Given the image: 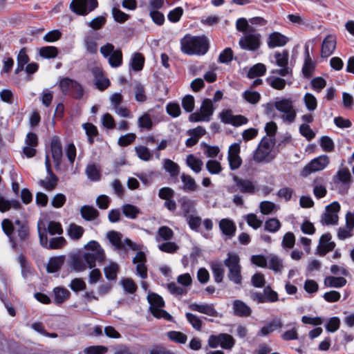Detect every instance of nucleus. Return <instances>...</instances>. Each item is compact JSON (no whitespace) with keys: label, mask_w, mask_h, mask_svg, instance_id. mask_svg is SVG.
Returning a JSON list of instances; mask_svg holds the SVG:
<instances>
[{"label":"nucleus","mask_w":354,"mask_h":354,"mask_svg":"<svg viewBox=\"0 0 354 354\" xmlns=\"http://www.w3.org/2000/svg\"><path fill=\"white\" fill-rule=\"evenodd\" d=\"M1 227L13 250H17L19 243L21 246L29 241L30 227L26 221L17 219L13 223L10 220L5 218L1 222Z\"/></svg>","instance_id":"1"},{"label":"nucleus","mask_w":354,"mask_h":354,"mask_svg":"<svg viewBox=\"0 0 354 354\" xmlns=\"http://www.w3.org/2000/svg\"><path fill=\"white\" fill-rule=\"evenodd\" d=\"M86 252L83 254V258L75 257L72 261V268L77 272H82L86 270L88 265L89 268H93L96 266V263H102L105 259V254L103 248L98 242L95 241H89L85 246Z\"/></svg>","instance_id":"2"},{"label":"nucleus","mask_w":354,"mask_h":354,"mask_svg":"<svg viewBox=\"0 0 354 354\" xmlns=\"http://www.w3.org/2000/svg\"><path fill=\"white\" fill-rule=\"evenodd\" d=\"M181 51L188 55H203L209 50V41L205 36L186 35L180 40Z\"/></svg>","instance_id":"3"},{"label":"nucleus","mask_w":354,"mask_h":354,"mask_svg":"<svg viewBox=\"0 0 354 354\" xmlns=\"http://www.w3.org/2000/svg\"><path fill=\"white\" fill-rule=\"evenodd\" d=\"M223 263L228 269V279L236 285H241L243 277L239 256L236 253L229 252Z\"/></svg>","instance_id":"4"},{"label":"nucleus","mask_w":354,"mask_h":354,"mask_svg":"<svg viewBox=\"0 0 354 354\" xmlns=\"http://www.w3.org/2000/svg\"><path fill=\"white\" fill-rule=\"evenodd\" d=\"M234 184L227 188L230 193L237 192L247 195H253L257 191V183L248 178H243L236 175L233 176Z\"/></svg>","instance_id":"5"},{"label":"nucleus","mask_w":354,"mask_h":354,"mask_svg":"<svg viewBox=\"0 0 354 354\" xmlns=\"http://www.w3.org/2000/svg\"><path fill=\"white\" fill-rule=\"evenodd\" d=\"M275 109L281 113V118L284 122L292 123L296 118L297 112L293 102L289 98H282L274 102Z\"/></svg>","instance_id":"6"},{"label":"nucleus","mask_w":354,"mask_h":354,"mask_svg":"<svg viewBox=\"0 0 354 354\" xmlns=\"http://www.w3.org/2000/svg\"><path fill=\"white\" fill-rule=\"evenodd\" d=\"M239 45L243 50L256 51L261 47V35L254 28H250L249 32L240 38Z\"/></svg>","instance_id":"7"},{"label":"nucleus","mask_w":354,"mask_h":354,"mask_svg":"<svg viewBox=\"0 0 354 354\" xmlns=\"http://www.w3.org/2000/svg\"><path fill=\"white\" fill-rule=\"evenodd\" d=\"M59 88L64 95H70L75 99H80L84 94L82 86L76 80L69 77H64L59 83Z\"/></svg>","instance_id":"8"},{"label":"nucleus","mask_w":354,"mask_h":354,"mask_svg":"<svg viewBox=\"0 0 354 354\" xmlns=\"http://www.w3.org/2000/svg\"><path fill=\"white\" fill-rule=\"evenodd\" d=\"M333 181L337 186L339 193H347L352 183V176L349 169L347 167L339 169L333 177Z\"/></svg>","instance_id":"9"},{"label":"nucleus","mask_w":354,"mask_h":354,"mask_svg":"<svg viewBox=\"0 0 354 354\" xmlns=\"http://www.w3.org/2000/svg\"><path fill=\"white\" fill-rule=\"evenodd\" d=\"M150 304V310L152 315L157 318L169 319L171 315L165 310L161 309L165 305L163 299L156 293H149L147 296Z\"/></svg>","instance_id":"10"},{"label":"nucleus","mask_w":354,"mask_h":354,"mask_svg":"<svg viewBox=\"0 0 354 354\" xmlns=\"http://www.w3.org/2000/svg\"><path fill=\"white\" fill-rule=\"evenodd\" d=\"M98 6L97 0H73L70 9L78 15L85 16Z\"/></svg>","instance_id":"11"},{"label":"nucleus","mask_w":354,"mask_h":354,"mask_svg":"<svg viewBox=\"0 0 354 354\" xmlns=\"http://www.w3.org/2000/svg\"><path fill=\"white\" fill-rule=\"evenodd\" d=\"M274 145V139L264 137L254 151L253 159L257 162H262L266 160Z\"/></svg>","instance_id":"12"},{"label":"nucleus","mask_w":354,"mask_h":354,"mask_svg":"<svg viewBox=\"0 0 354 354\" xmlns=\"http://www.w3.org/2000/svg\"><path fill=\"white\" fill-rule=\"evenodd\" d=\"M329 157L327 155H322L313 159L307 164L301 171V176L307 177L313 172L322 171L329 164Z\"/></svg>","instance_id":"13"},{"label":"nucleus","mask_w":354,"mask_h":354,"mask_svg":"<svg viewBox=\"0 0 354 354\" xmlns=\"http://www.w3.org/2000/svg\"><path fill=\"white\" fill-rule=\"evenodd\" d=\"M235 344L233 337L227 333H220L218 335H211L208 339V345L211 348L220 346L223 349H231Z\"/></svg>","instance_id":"14"},{"label":"nucleus","mask_w":354,"mask_h":354,"mask_svg":"<svg viewBox=\"0 0 354 354\" xmlns=\"http://www.w3.org/2000/svg\"><path fill=\"white\" fill-rule=\"evenodd\" d=\"M241 147L239 143L231 145L227 151V160L230 169L232 171L238 169L241 164L242 159L240 156Z\"/></svg>","instance_id":"15"},{"label":"nucleus","mask_w":354,"mask_h":354,"mask_svg":"<svg viewBox=\"0 0 354 354\" xmlns=\"http://www.w3.org/2000/svg\"><path fill=\"white\" fill-rule=\"evenodd\" d=\"M38 145V137L36 133L29 132L25 139V146L23 148V153L26 158H30L36 155V147Z\"/></svg>","instance_id":"16"},{"label":"nucleus","mask_w":354,"mask_h":354,"mask_svg":"<svg viewBox=\"0 0 354 354\" xmlns=\"http://www.w3.org/2000/svg\"><path fill=\"white\" fill-rule=\"evenodd\" d=\"M221 121L225 124H230L233 126L238 127L247 124L248 120L243 115H234L232 111L226 109L220 113Z\"/></svg>","instance_id":"17"},{"label":"nucleus","mask_w":354,"mask_h":354,"mask_svg":"<svg viewBox=\"0 0 354 354\" xmlns=\"http://www.w3.org/2000/svg\"><path fill=\"white\" fill-rule=\"evenodd\" d=\"M45 165H46L47 174L50 176V179L47 181H46L44 180H40L39 185L41 186H42L44 189H46V190L52 191L56 187V186L57 185L58 178L56 176V175L53 172V171L51 169L50 161V158H49L48 155L46 156Z\"/></svg>","instance_id":"18"},{"label":"nucleus","mask_w":354,"mask_h":354,"mask_svg":"<svg viewBox=\"0 0 354 354\" xmlns=\"http://www.w3.org/2000/svg\"><path fill=\"white\" fill-rule=\"evenodd\" d=\"M91 73L94 77L95 84L100 91H104L110 85V81L104 76L103 70L97 66L91 69Z\"/></svg>","instance_id":"19"},{"label":"nucleus","mask_w":354,"mask_h":354,"mask_svg":"<svg viewBox=\"0 0 354 354\" xmlns=\"http://www.w3.org/2000/svg\"><path fill=\"white\" fill-rule=\"evenodd\" d=\"M191 310L207 315L210 317H218V313L214 308L213 304H197L192 303L189 306Z\"/></svg>","instance_id":"20"},{"label":"nucleus","mask_w":354,"mask_h":354,"mask_svg":"<svg viewBox=\"0 0 354 354\" xmlns=\"http://www.w3.org/2000/svg\"><path fill=\"white\" fill-rule=\"evenodd\" d=\"M233 313L235 316L248 317L252 314L251 308L244 301L236 299L232 302Z\"/></svg>","instance_id":"21"},{"label":"nucleus","mask_w":354,"mask_h":354,"mask_svg":"<svg viewBox=\"0 0 354 354\" xmlns=\"http://www.w3.org/2000/svg\"><path fill=\"white\" fill-rule=\"evenodd\" d=\"M288 41V38L279 32H273L268 38L267 44L270 48L285 46Z\"/></svg>","instance_id":"22"},{"label":"nucleus","mask_w":354,"mask_h":354,"mask_svg":"<svg viewBox=\"0 0 354 354\" xmlns=\"http://www.w3.org/2000/svg\"><path fill=\"white\" fill-rule=\"evenodd\" d=\"M52 158L56 166H59L62 158V147L59 138L55 136L50 142Z\"/></svg>","instance_id":"23"},{"label":"nucleus","mask_w":354,"mask_h":354,"mask_svg":"<svg viewBox=\"0 0 354 354\" xmlns=\"http://www.w3.org/2000/svg\"><path fill=\"white\" fill-rule=\"evenodd\" d=\"M336 47V39L334 36L327 35L322 45L321 55L322 57H328L332 55Z\"/></svg>","instance_id":"24"},{"label":"nucleus","mask_w":354,"mask_h":354,"mask_svg":"<svg viewBox=\"0 0 354 354\" xmlns=\"http://www.w3.org/2000/svg\"><path fill=\"white\" fill-rule=\"evenodd\" d=\"M218 225L222 233L228 239H231L235 235L236 227L232 220L229 218H222L219 221Z\"/></svg>","instance_id":"25"},{"label":"nucleus","mask_w":354,"mask_h":354,"mask_svg":"<svg viewBox=\"0 0 354 354\" xmlns=\"http://www.w3.org/2000/svg\"><path fill=\"white\" fill-rule=\"evenodd\" d=\"M332 236L330 233L323 234L319 239V248L320 254H325L333 250L335 247V243L331 241Z\"/></svg>","instance_id":"26"},{"label":"nucleus","mask_w":354,"mask_h":354,"mask_svg":"<svg viewBox=\"0 0 354 354\" xmlns=\"http://www.w3.org/2000/svg\"><path fill=\"white\" fill-rule=\"evenodd\" d=\"M64 261L65 256L64 255L50 258L46 266V271L48 273L58 272L64 265Z\"/></svg>","instance_id":"27"},{"label":"nucleus","mask_w":354,"mask_h":354,"mask_svg":"<svg viewBox=\"0 0 354 354\" xmlns=\"http://www.w3.org/2000/svg\"><path fill=\"white\" fill-rule=\"evenodd\" d=\"M347 280L343 277L328 276L324 280L327 288H341L346 286Z\"/></svg>","instance_id":"28"},{"label":"nucleus","mask_w":354,"mask_h":354,"mask_svg":"<svg viewBox=\"0 0 354 354\" xmlns=\"http://www.w3.org/2000/svg\"><path fill=\"white\" fill-rule=\"evenodd\" d=\"M82 217L88 221L96 219L99 216V212L93 206L83 205L80 209Z\"/></svg>","instance_id":"29"},{"label":"nucleus","mask_w":354,"mask_h":354,"mask_svg":"<svg viewBox=\"0 0 354 354\" xmlns=\"http://www.w3.org/2000/svg\"><path fill=\"white\" fill-rule=\"evenodd\" d=\"M214 281L216 283H221L223 280L225 270L221 262L213 261L210 264Z\"/></svg>","instance_id":"30"},{"label":"nucleus","mask_w":354,"mask_h":354,"mask_svg":"<svg viewBox=\"0 0 354 354\" xmlns=\"http://www.w3.org/2000/svg\"><path fill=\"white\" fill-rule=\"evenodd\" d=\"M282 323L279 319H274L268 324L263 326L258 333L259 336H266L272 333V331L281 328Z\"/></svg>","instance_id":"31"},{"label":"nucleus","mask_w":354,"mask_h":354,"mask_svg":"<svg viewBox=\"0 0 354 354\" xmlns=\"http://www.w3.org/2000/svg\"><path fill=\"white\" fill-rule=\"evenodd\" d=\"M181 181L183 183V189L186 192H195L197 189V185L195 180L189 175L182 174Z\"/></svg>","instance_id":"32"},{"label":"nucleus","mask_w":354,"mask_h":354,"mask_svg":"<svg viewBox=\"0 0 354 354\" xmlns=\"http://www.w3.org/2000/svg\"><path fill=\"white\" fill-rule=\"evenodd\" d=\"M163 168L171 178L177 177L180 173L179 165L170 159L167 158L163 160Z\"/></svg>","instance_id":"33"},{"label":"nucleus","mask_w":354,"mask_h":354,"mask_svg":"<svg viewBox=\"0 0 354 354\" xmlns=\"http://www.w3.org/2000/svg\"><path fill=\"white\" fill-rule=\"evenodd\" d=\"M266 72V66L262 63H258L249 69L247 77L250 79H254L264 75Z\"/></svg>","instance_id":"34"},{"label":"nucleus","mask_w":354,"mask_h":354,"mask_svg":"<svg viewBox=\"0 0 354 354\" xmlns=\"http://www.w3.org/2000/svg\"><path fill=\"white\" fill-rule=\"evenodd\" d=\"M107 238L117 250H125V247L122 241V234L115 231L109 232Z\"/></svg>","instance_id":"35"},{"label":"nucleus","mask_w":354,"mask_h":354,"mask_svg":"<svg viewBox=\"0 0 354 354\" xmlns=\"http://www.w3.org/2000/svg\"><path fill=\"white\" fill-rule=\"evenodd\" d=\"M145 57L140 53H135L131 59V66L135 71H141L144 66Z\"/></svg>","instance_id":"36"},{"label":"nucleus","mask_w":354,"mask_h":354,"mask_svg":"<svg viewBox=\"0 0 354 354\" xmlns=\"http://www.w3.org/2000/svg\"><path fill=\"white\" fill-rule=\"evenodd\" d=\"M315 66V63L312 61L308 50L306 49V57L302 67V73L305 77L310 78L312 76Z\"/></svg>","instance_id":"37"},{"label":"nucleus","mask_w":354,"mask_h":354,"mask_svg":"<svg viewBox=\"0 0 354 354\" xmlns=\"http://www.w3.org/2000/svg\"><path fill=\"white\" fill-rule=\"evenodd\" d=\"M85 173L88 178L92 181H99L101 178L100 170L95 164L88 165Z\"/></svg>","instance_id":"38"},{"label":"nucleus","mask_w":354,"mask_h":354,"mask_svg":"<svg viewBox=\"0 0 354 354\" xmlns=\"http://www.w3.org/2000/svg\"><path fill=\"white\" fill-rule=\"evenodd\" d=\"M82 128L85 130L86 134L88 137V142L90 145L94 142V138L98 135V130L97 127L90 122L84 123Z\"/></svg>","instance_id":"39"},{"label":"nucleus","mask_w":354,"mask_h":354,"mask_svg":"<svg viewBox=\"0 0 354 354\" xmlns=\"http://www.w3.org/2000/svg\"><path fill=\"white\" fill-rule=\"evenodd\" d=\"M354 229V221H346V227L339 228L338 230L337 236L339 239L344 240L350 238L353 236V232Z\"/></svg>","instance_id":"40"},{"label":"nucleus","mask_w":354,"mask_h":354,"mask_svg":"<svg viewBox=\"0 0 354 354\" xmlns=\"http://www.w3.org/2000/svg\"><path fill=\"white\" fill-rule=\"evenodd\" d=\"M186 162L187 166L189 167L194 172L199 173L201 171V167L203 163L200 158L190 154L187 156Z\"/></svg>","instance_id":"41"},{"label":"nucleus","mask_w":354,"mask_h":354,"mask_svg":"<svg viewBox=\"0 0 354 354\" xmlns=\"http://www.w3.org/2000/svg\"><path fill=\"white\" fill-rule=\"evenodd\" d=\"M53 292L55 295V302L57 304H62L70 296V292L64 288H55Z\"/></svg>","instance_id":"42"},{"label":"nucleus","mask_w":354,"mask_h":354,"mask_svg":"<svg viewBox=\"0 0 354 354\" xmlns=\"http://www.w3.org/2000/svg\"><path fill=\"white\" fill-rule=\"evenodd\" d=\"M108 58L109 64L112 68L119 67L122 64V53L120 49L114 50Z\"/></svg>","instance_id":"43"},{"label":"nucleus","mask_w":354,"mask_h":354,"mask_svg":"<svg viewBox=\"0 0 354 354\" xmlns=\"http://www.w3.org/2000/svg\"><path fill=\"white\" fill-rule=\"evenodd\" d=\"M174 236V232L167 226H161L158 230V234L156 237V241L159 242L160 239L164 241H169Z\"/></svg>","instance_id":"44"},{"label":"nucleus","mask_w":354,"mask_h":354,"mask_svg":"<svg viewBox=\"0 0 354 354\" xmlns=\"http://www.w3.org/2000/svg\"><path fill=\"white\" fill-rule=\"evenodd\" d=\"M122 209L124 215L131 219L136 218L138 215L141 214L140 210L137 207L131 204L124 205Z\"/></svg>","instance_id":"45"},{"label":"nucleus","mask_w":354,"mask_h":354,"mask_svg":"<svg viewBox=\"0 0 354 354\" xmlns=\"http://www.w3.org/2000/svg\"><path fill=\"white\" fill-rule=\"evenodd\" d=\"M138 126L141 129L151 130L153 127V122L150 115L145 113L138 118Z\"/></svg>","instance_id":"46"},{"label":"nucleus","mask_w":354,"mask_h":354,"mask_svg":"<svg viewBox=\"0 0 354 354\" xmlns=\"http://www.w3.org/2000/svg\"><path fill=\"white\" fill-rule=\"evenodd\" d=\"M84 232V230L82 226L75 223L71 224L68 228V234L73 240L80 239L82 236Z\"/></svg>","instance_id":"47"},{"label":"nucleus","mask_w":354,"mask_h":354,"mask_svg":"<svg viewBox=\"0 0 354 354\" xmlns=\"http://www.w3.org/2000/svg\"><path fill=\"white\" fill-rule=\"evenodd\" d=\"M267 83L276 90H282L285 88L286 82L279 77H268L266 78Z\"/></svg>","instance_id":"48"},{"label":"nucleus","mask_w":354,"mask_h":354,"mask_svg":"<svg viewBox=\"0 0 354 354\" xmlns=\"http://www.w3.org/2000/svg\"><path fill=\"white\" fill-rule=\"evenodd\" d=\"M39 55L46 59L55 58L58 55V49L57 47L52 46H44L39 49Z\"/></svg>","instance_id":"49"},{"label":"nucleus","mask_w":354,"mask_h":354,"mask_svg":"<svg viewBox=\"0 0 354 354\" xmlns=\"http://www.w3.org/2000/svg\"><path fill=\"white\" fill-rule=\"evenodd\" d=\"M135 151L138 157L143 161H149L152 158L153 155L145 146L138 145L135 147Z\"/></svg>","instance_id":"50"},{"label":"nucleus","mask_w":354,"mask_h":354,"mask_svg":"<svg viewBox=\"0 0 354 354\" xmlns=\"http://www.w3.org/2000/svg\"><path fill=\"white\" fill-rule=\"evenodd\" d=\"M180 202L185 217L192 215L191 213L195 211L194 203L190 199L183 198Z\"/></svg>","instance_id":"51"},{"label":"nucleus","mask_w":354,"mask_h":354,"mask_svg":"<svg viewBox=\"0 0 354 354\" xmlns=\"http://www.w3.org/2000/svg\"><path fill=\"white\" fill-rule=\"evenodd\" d=\"M263 290L265 302L274 303L279 301L278 293L272 290L270 286H265Z\"/></svg>","instance_id":"52"},{"label":"nucleus","mask_w":354,"mask_h":354,"mask_svg":"<svg viewBox=\"0 0 354 354\" xmlns=\"http://www.w3.org/2000/svg\"><path fill=\"white\" fill-rule=\"evenodd\" d=\"M119 267L116 263H111L109 266L104 268L106 278L108 280H115L117 277V272Z\"/></svg>","instance_id":"53"},{"label":"nucleus","mask_w":354,"mask_h":354,"mask_svg":"<svg viewBox=\"0 0 354 354\" xmlns=\"http://www.w3.org/2000/svg\"><path fill=\"white\" fill-rule=\"evenodd\" d=\"M200 111L205 116H208L209 121L211 120V116L214 113V107L212 100L209 99H205L202 102Z\"/></svg>","instance_id":"54"},{"label":"nucleus","mask_w":354,"mask_h":354,"mask_svg":"<svg viewBox=\"0 0 354 354\" xmlns=\"http://www.w3.org/2000/svg\"><path fill=\"white\" fill-rule=\"evenodd\" d=\"M243 97L245 100L248 103L252 104H257L260 99L261 95L257 91H253L250 90L245 91L243 95Z\"/></svg>","instance_id":"55"},{"label":"nucleus","mask_w":354,"mask_h":354,"mask_svg":"<svg viewBox=\"0 0 354 354\" xmlns=\"http://www.w3.org/2000/svg\"><path fill=\"white\" fill-rule=\"evenodd\" d=\"M338 215L330 213L325 210V212L322 214L321 223L323 225H336L338 222Z\"/></svg>","instance_id":"56"},{"label":"nucleus","mask_w":354,"mask_h":354,"mask_svg":"<svg viewBox=\"0 0 354 354\" xmlns=\"http://www.w3.org/2000/svg\"><path fill=\"white\" fill-rule=\"evenodd\" d=\"M281 227L280 221L276 218L267 220L264 224V229L271 233L277 232Z\"/></svg>","instance_id":"57"},{"label":"nucleus","mask_w":354,"mask_h":354,"mask_svg":"<svg viewBox=\"0 0 354 354\" xmlns=\"http://www.w3.org/2000/svg\"><path fill=\"white\" fill-rule=\"evenodd\" d=\"M185 316L189 323L195 330L198 331L201 330L203 322L199 317L191 313H187Z\"/></svg>","instance_id":"58"},{"label":"nucleus","mask_w":354,"mask_h":354,"mask_svg":"<svg viewBox=\"0 0 354 354\" xmlns=\"http://www.w3.org/2000/svg\"><path fill=\"white\" fill-rule=\"evenodd\" d=\"M269 268L276 272L281 271L283 268V263L281 259L274 255H270L268 257Z\"/></svg>","instance_id":"59"},{"label":"nucleus","mask_w":354,"mask_h":354,"mask_svg":"<svg viewBox=\"0 0 354 354\" xmlns=\"http://www.w3.org/2000/svg\"><path fill=\"white\" fill-rule=\"evenodd\" d=\"M304 101L307 109L309 111H313L317 109V99L313 94L309 93H306L304 97Z\"/></svg>","instance_id":"60"},{"label":"nucleus","mask_w":354,"mask_h":354,"mask_svg":"<svg viewBox=\"0 0 354 354\" xmlns=\"http://www.w3.org/2000/svg\"><path fill=\"white\" fill-rule=\"evenodd\" d=\"M289 54L287 50H283L282 53L276 52L274 58L277 66H286L288 64Z\"/></svg>","instance_id":"61"},{"label":"nucleus","mask_w":354,"mask_h":354,"mask_svg":"<svg viewBox=\"0 0 354 354\" xmlns=\"http://www.w3.org/2000/svg\"><path fill=\"white\" fill-rule=\"evenodd\" d=\"M206 169L211 174H218L222 171L221 163L215 160H209L206 162Z\"/></svg>","instance_id":"62"},{"label":"nucleus","mask_w":354,"mask_h":354,"mask_svg":"<svg viewBox=\"0 0 354 354\" xmlns=\"http://www.w3.org/2000/svg\"><path fill=\"white\" fill-rule=\"evenodd\" d=\"M136 138V135L134 133H129L124 136H121L118 138V144L120 147H127L133 143Z\"/></svg>","instance_id":"63"},{"label":"nucleus","mask_w":354,"mask_h":354,"mask_svg":"<svg viewBox=\"0 0 354 354\" xmlns=\"http://www.w3.org/2000/svg\"><path fill=\"white\" fill-rule=\"evenodd\" d=\"M234 53L230 48H225L218 56L220 63L228 64L233 59Z\"/></svg>","instance_id":"64"}]
</instances>
